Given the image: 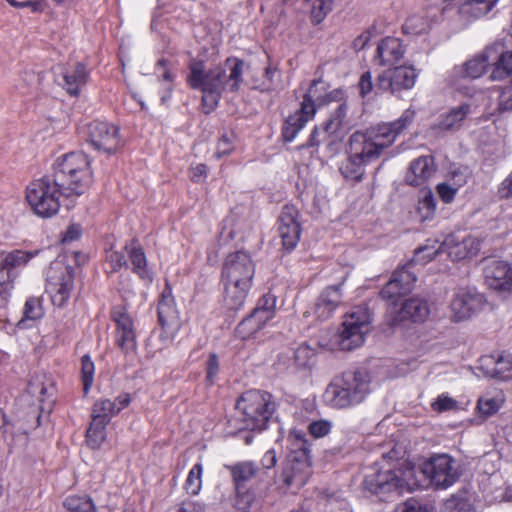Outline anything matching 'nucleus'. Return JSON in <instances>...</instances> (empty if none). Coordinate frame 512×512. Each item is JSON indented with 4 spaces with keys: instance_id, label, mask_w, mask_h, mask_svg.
Wrapping results in <instances>:
<instances>
[{
    "instance_id": "obj_1",
    "label": "nucleus",
    "mask_w": 512,
    "mask_h": 512,
    "mask_svg": "<svg viewBox=\"0 0 512 512\" xmlns=\"http://www.w3.org/2000/svg\"><path fill=\"white\" fill-rule=\"evenodd\" d=\"M244 61L235 57L208 68L206 62L191 59L186 77L188 86L202 92V106L210 113L218 106L224 92H238L243 82Z\"/></svg>"
},
{
    "instance_id": "obj_2",
    "label": "nucleus",
    "mask_w": 512,
    "mask_h": 512,
    "mask_svg": "<svg viewBox=\"0 0 512 512\" xmlns=\"http://www.w3.org/2000/svg\"><path fill=\"white\" fill-rule=\"evenodd\" d=\"M415 110L406 109L395 121L379 124L366 131L354 132L348 140L347 150L355 157L369 164L377 160L396 138L412 124Z\"/></svg>"
},
{
    "instance_id": "obj_3",
    "label": "nucleus",
    "mask_w": 512,
    "mask_h": 512,
    "mask_svg": "<svg viewBox=\"0 0 512 512\" xmlns=\"http://www.w3.org/2000/svg\"><path fill=\"white\" fill-rule=\"evenodd\" d=\"M256 265L246 251H235L228 254L223 262L221 284L223 286V302L230 310L243 307L253 286Z\"/></svg>"
},
{
    "instance_id": "obj_4",
    "label": "nucleus",
    "mask_w": 512,
    "mask_h": 512,
    "mask_svg": "<svg viewBox=\"0 0 512 512\" xmlns=\"http://www.w3.org/2000/svg\"><path fill=\"white\" fill-rule=\"evenodd\" d=\"M343 97L342 89H330V84L322 78L313 80L303 96L300 108L285 120L282 128L284 140L292 142L307 122L315 117L319 107L339 102Z\"/></svg>"
},
{
    "instance_id": "obj_5",
    "label": "nucleus",
    "mask_w": 512,
    "mask_h": 512,
    "mask_svg": "<svg viewBox=\"0 0 512 512\" xmlns=\"http://www.w3.org/2000/svg\"><path fill=\"white\" fill-rule=\"evenodd\" d=\"M50 175L72 200L86 193L93 183L90 161L82 152H71L58 158Z\"/></svg>"
},
{
    "instance_id": "obj_6",
    "label": "nucleus",
    "mask_w": 512,
    "mask_h": 512,
    "mask_svg": "<svg viewBox=\"0 0 512 512\" xmlns=\"http://www.w3.org/2000/svg\"><path fill=\"white\" fill-rule=\"evenodd\" d=\"M370 375L364 370L349 371L336 377L325 389V402L337 409L362 403L370 393Z\"/></svg>"
},
{
    "instance_id": "obj_7",
    "label": "nucleus",
    "mask_w": 512,
    "mask_h": 512,
    "mask_svg": "<svg viewBox=\"0 0 512 512\" xmlns=\"http://www.w3.org/2000/svg\"><path fill=\"white\" fill-rule=\"evenodd\" d=\"M62 199L66 197L62 187L50 174L35 179L26 188V200L31 210L39 217L51 218L59 212Z\"/></svg>"
},
{
    "instance_id": "obj_8",
    "label": "nucleus",
    "mask_w": 512,
    "mask_h": 512,
    "mask_svg": "<svg viewBox=\"0 0 512 512\" xmlns=\"http://www.w3.org/2000/svg\"><path fill=\"white\" fill-rule=\"evenodd\" d=\"M417 77L418 73L413 66H394L381 73L375 85L373 84L371 73L369 71L364 72L360 77L358 87L363 98L372 91H375L376 94L387 91L396 94L403 90L412 89Z\"/></svg>"
},
{
    "instance_id": "obj_9",
    "label": "nucleus",
    "mask_w": 512,
    "mask_h": 512,
    "mask_svg": "<svg viewBox=\"0 0 512 512\" xmlns=\"http://www.w3.org/2000/svg\"><path fill=\"white\" fill-rule=\"evenodd\" d=\"M236 408L242 413L246 429L262 431L275 412L276 404L270 393L248 390L237 400Z\"/></svg>"
},
{
    "instance_id": "obj_10",
    "label": "nucleus",
    "mask_w": 512,
    "mask_h": 512,
    "mask_svg": "<svg viewBox=\"0 0 512 512\" xmlns=\"http://www.w3.org/2000/svg\"><path fill=\"white\" fill-rule=\"evenodd\" d=\"M290 451L284 462L282 479L287 487L301 488L311 475L310 449L304 435L292 436Z\"/></svg>"
},
{
    "instance_id": "obj_11",
    "label": "nucleus",
    "mask_w": 512,
    "mask_h": 512,
    "mask_svg": "<svg viewBox=\"0 0 512 512\" xmlns=\"http://www.w3.org/2000/svg\"><path fill=\"white\" fill-rule=\"evenodd\" d=\"M370 331V316L366 309L357 308L345 315L334 344L343 351H350L364 343L365 335Z\"/></svg>"
},
{
    "instance_id": "obj_12",
    "label": "nucleus",
    "mask_w": 512,
    "mask_h": 512,
    "mask_svg": "<svg viewBox=\"0 0 512 512\" xmlns=\"http://www.w3.org/2000/svg\"><path fill=\"white\" fill-rule=\"evenodd\" d=\"M400 474H402L400 470L373 467L370 473L366 474L363 487L377 495L381 501H388L399 496L409 487L406 479L402 478Z\"/></svg>"
},
{
    "instance_id": "obj_13",
    "label": "nucleus",
    "mask_w": 512,
    "mask_h": 512,
    "mask_svg": "<svg viewBox=\"0 0 512 512\" xmlns=\"http://www.w3.org/2000/svg\"><path fill=\"white\" fill-rule=\"evenodd\" d=\"M230 473L235 490V508L249 509L255 500L250 482L258 475L259 467L252 461H240L224 466Z\"/></svg>"
},
{
    "instance_id": "obj_14",
    "label": "nucleus",
    "mask_w": 512,
    "mask_h": 512,
    "mask_svg": "<svg viewBox=\"0 0 512 512\" xmlns=\"http://www.w3.org/2000/svg\"><path fill=\"white\" fill-rule=\"evenodd\" d=\"M74 286L72 269L61 263L50 266L47 272L46 292L52 303L57 307H63L68 301Z\"/></svg>"
},
{
    "instance_id": "obj_15",
    "label": "nucleus",
    "mask_w": 512,
    "mask_h": 512,
    "mask_svg": "<svg viewBox=\"0 0 512 512\" xmlns=\"http://www.w3.org/2000/svg\"><path fill=\"white\" fill-rule=\"evenodd\" d=\"M423 473L436 488H448L459 478L460 473L456 462L447 454L431 457L423 465Z\"/></svg>"
},
{
    "instance_id": "obj_16",
    "label": "nucleus",
    "mask_w": 512,
    "mask_h": 512,
    "mask_svg": "<svg viewBox=\"0 0 512 512\" xmlns=\"http://www.w3.org/2000/svg\"><path fill=\"white\" fill-rule=\"evenodd\" d=\"M90 145L104 153H115L120 147L118 128L108 122L94 120L84 127Z\"/></svg>"
},
{
    "instance_id": "obj_17",
    "label": "nucleus",
    "mask_w": 512,
    "mask_h": 512,
    "mask_svg": "<svg viewBox=\"0 0 512 512\" xmlns=\"http://www.w3.org/2000/svg\"><path fill=\"white\" fill-rule=\"evenodd\" d=\"M158 319L162 326L160 339L163 341L164 345H169L172 343L181 327L179 312L175 306L170 289H166L162 292L161 299L158 303Z\"/></svg>"
},
{
    "instance_id": "obj_18",
    "label": "nucleus",
    "mask_w": 512,
    "mask_h": 512,
    "mask_svg": "<svg viewBox=\"0 0 512 512\" xmlns=\"http://www.w3.org/2000/svg\"><path fill=\"white\" fill-rule=\"evenodd\" d=\"M485 303L484 297L467 288L457 290L450 303L452 321L460 322L471 318L479 312Z\"/></svg>"
},
{
    "instance_id": "obj_19",
    "label": "nucleus",
    "mask_w": 512,
    "mask_h": 512,
    "mask_svg": "<svg viewBox=\"0 0 512 512\" xmlns=\"http://www.w3.org/2000/svg\"><path fill=\"white\" fill-rule=\"evenodd\" d=\"M111 317L116 326L115 343L125 354L137 349L134 320L124 307H115Z\"/></svg>"
},
{
    "instance_id": "obj_20",
    "label": "nucleus",
    "mask_w": 512,
    "mask_h": 512,
    "mask_svg": "<svg viewBox=\"0 0 512 512\" xmlns=\"http://www.w3.org/2000/svg\"><path fill=\"white\" fill-rule=\"evenodd\" d=\"M387 314L392 325L408 319L413 322H423L428 318L430 309L425 299L411 297L401 303L390 305L387 308Z\"/></svg>"
},
{
    "instance_id": "obj_21",
    "label": "nucleus",
    "mask_w": 512,
    "mask_h": 512,
    "mask_svg": "<svg viewBox=\"0 0 512 512\" xmlns=\"http://www.w3.org/2000/svg\"><path fill=\"white\" fill-rule=\"evenodd\" d=\"M278 234L282 246L287 251H292L298 244L301 235L299 211L293 205H285L278 219Z\"/></svg>"
},
{
    "instance_id": "obj_22",
    "label": "nucleus",
    "mask_w": 512,
    "mask_h": 512,
    "mask_svg": "<svg viewBox=\"0 0 512 512\" xmlns=\"http://www.w3.org/2000/svg\"><path fill=\"white\" fill-rule=\"evenodd\" d=\"M484 277L487 285L498 291H512V266L502 260H488L484 266Z\"/></svg>"
},
{
    "instance_id": "obj_23",
    "label": "nucleus",
    "mask_w": 512,
    "mask_h": 512,
    "mask_svg": "<svg viewBox=\"0 0 512 512\" xmlns=\"http://www.w3.org/2000/svg\"><path fill=\"white\" fill-rule=\"evenodd\" d=\"M498 48L499 46L488 47L482 53L466 61L463 65L454 67L452 76L461 77L463 79L479 78L491 64V59L495 58L493 54H497Z\"/></svg>"
},
{
    "instance_id": "obj_24",
    "label": "nucleus",
    "mask_w": 512,
    "mask_h": 512,
    "mask_svg": "<svg viewBox=\"0 0 512 512\" xmlns=\"http://www.w3.org/2000/svg\"><path fill=\"white\" fill-rule=\"evenodd\" d=\"M440 249L453 261H461L473 257L479 251V242L471 236L459 239L455 235H449L440 245Z\"/></svg>"
},
{
    "instance_id": "obj_25",
    "label": "nucleus",
    "mask_w": 512,
    "mask_h": 512,
    "mask_svg": "<svg viewBox=\"0 0 512 512\" xmlns=\"http://www.w3.org/2000/svg\"><path fill=\"white\" fill-rule=\"evenodd\" d=\"M341 287L342 284L328 286L318 296L313 307V314L318 320L329 319L340 305L342 301Z\"/></svg>"
},
{
    "instance_id": "obj_26",
    "label": "nucleus",
    "mask_w": 512,
    "mask_h": 512,
    "mask_svg": "<svg viewBox=\"0 0 512 512\" xmlns=\"http://www.w3.org/2000/svg\"><path fill=\"white\" fill-rule=\"evenodd\" d=\"M436 168L432 156H420L411 162L405 181L411 186L424 185L434 174Z\"/></svg>"
},
{
    "instance_id": "obj_27",
    "label": "nucleus",
    "mask_w": 512,
    "mask_h": 512,
    "mask_svg": "<svg viewBox=\"0 0 512 512\" xmlns=\"http://www.w3.org/2000/svg\"><path fill=\"white\" fill-rule=\"evenodd\" d=\"M39 250L22 251L13 250L7 253L0 261V275H5L6 279L12 282L17 277V269L24 267L30 259L35 257Z\"/></svg>"
},
{
    "instance_id": "obj_28",
    "label": "nucleus",
    "mask_w": 512,
    "mask_h": 512,
    "mask_svg": "<svg viewBox=\"0 0 512 512\" xmlns=\"http://www.w3.org/2000/svg\"><path fill=\"white\" fill-rule=\"evenodd\" d=\"M469 113V104L463 103L453 107L439 116L437 122L432 125V129L439 132L456 131L463 125Z\"/></svg>"
},
{
    "instance_id": "obj_29",
    "label": "nucleus",
    "mask_w": 512,
    "mask_h": 512,
    "mask_svg": "<svg viewBox=\"0 0 512 512\" xmlns=\"http://www.w3.org/2000/svg\"><path fill=\"white\" fill-rule=\"evenodd\" d=\"M132 264V271L143 281L150 283L153 281V272L149 269L146 255L142 247L135 241L126 244L124 247Z\"/></svg>"
},
{
    "instance_id": "obj_30",
    "label": "nucleus",
    "mask_w": 512,
    "mask_h": 512,
    "mask_svg": "<svg viewBox=\"0 0 512 512\" xmlns=\"http://www.w3.org/2000/svg\"><path fill=\"white\" fill-rule=\"evenodd\" d=\"M405 53L404 47L398 38L386 37L377 47V56L383 66H395Z\"/></svg>"
},
{
    "instance_id": "obj_31",
    "label": "nucleus",
    "mask_w": 512,
    "mask_h": 512,
    "mask_svg": "<svg viewBox=\"0 0 512 512\" xmlns=\"http://www.w3.org/2000/svg\"><path fill=\"white\" fill-rule=\"evenodd\" d=\"M61 76L64 89L70 95L77 96L80 89L87 83L89 74L84 64L77 63L72 67L63 68Z\"/></svg>"
},
{
    "instance_id": "obj_32",
    "label": "nucleus",
    "mask_w": 512,
    "mask_h": 512,
    "mask_svg": "<svg viewBox=\"0 0 512 512\" xmlns=\"http://www.w3.org/2000/svg\"><path fill=\"white\" fill-rule=\"evenodd\" d=\"M341 138L342 135L326 133V127L322 124L320 127L316 126L313 129L307 141V146L318 147L320 144H325V149L333 155L336 153Z\"/></svg>"
},
{
    "instance_id": "obj_33",
    "label": "nucleus",
    "mask_w": 512,
    "mask_h": 512,
    "mask_svg": "<svg viewBox=\"0 0 512 512\" xmlns=\"http://www.w3.org/2000/svg\"><path fill=\"white\" fill-rule=\"evenodd\" d=\"M494 46H499V48L497 54H493L495 58L491 59L494 69L490 77L492 80H497L512 74V51H503L501 44Z\"/></svg>"
},
{
    "instance_id": "obj_34",
    "label": "nucleus",
    "mask_w": 512,
    "mask_h": 512,
    "mask_svg": "<svg viewBox=\"0 0 512 512\" xmlns=\"http://www.w3.org/2000/svg\"><path fill=\"white\" fill-rule=\"evenodd\" d=\"M498 0H462L459 13L467 18H479L486 15Z\"/></svg>"
},
{
    "instance_id": "obj_35",
    "label": "nucleus",
    "mask_w": 512,
    "mask_h": 512,
    "mask_svg": "<svg viewBox=\"0 0 512 512\" xmlns=\"http://www.w3.org/2000/svg\"><path fill=\"white\" fill-rule=\"evenodd\" d=\"M347 157L341 163L340 172L344 178L359 182L365 174V168L368 165L363 160L355 158L348 150Z\"/></svg>"
},
{
    "instance_id": "obj_36",
    "label": "nucleus",
    "mask_w": 512,
    "mask_h": 512,
    "mask_svg": "<svg viewBox=\"0 0 512 512\" xmlns=\"http://www.w3.org/2000/svg\"><path fill=\"white\" fill-rule=\"evenodd\" d=\"M486 365L493 364V368L488 370L490 377L507 380L511 377L512 372V354H502L497 359L488 357L485 359Z\"/></svg>"
},
{
    "instance_id": "obj_37",
    "label": "nucleus",
    "mask_w": 512,
    "mask_h": 512,
    "mask_svg": "<svg viewBox=\"0 0 512 512\" xmlns=\"http://www.w3.org/2000/svg\"><path fill=\"white\" fill-rule=\"evenodd\" d=\"M416 211L421 221L430 220L434 217L436 213V200L430 189L420 191Z\"/></svg>"
},
{
    "instance_id": "obj_38",
    "label": "nucleus",
    "mask_w": 512,
    "mask_h": 512,
    "mask_svg": "<svg viewBox=\"0 0 512 512\" xmlns=\"http://www.w3.org/2000/svg\"><path fill=\"white\" fill-rule=\"evenodd\" d=\"M92 420L90 427L86 432V442L92 449H98L106 439V427L101 419Z\"/></svg>"
},
{
    "instance_id": "obj_39",
    "label": "nucleus",
    "mask_w": 512,
    "mask_h": 512,
    "mask_svg": "<svg viewBox=\"0 0 512 512\" xmlns=\"http://www.w3.org/2000/svg\"><path fill=\"white\" fill-rule=\"evenodd\" d=\"M430 21L422 15H412L403 24V32L407 35H420L430 29Z\"/></svg>"
},
{
    "instance_id": "obj_40",
    "label": "nucleus",
    "mask_w": 512,
    "mask_h": 512,
    "mask_svg": "<svg viewBox=\"0 0 512 512\" xmlns=\"http://www.w3.org/2000/svg\"><path fill=\"white\" fill-rule=\"evenodd\" d=\"M63 505L69 512H95V505L88 496H69Z\"/></svg>"
},
{
    "instance_id": "obj_41",
    "label": "nucleus",
    "mask_w": 512,
    "mask_h": 512,
    "mask_svg": "<svg viewBox=\"0 0 512 512\" xmlns=\"http://www.w3.org/2000/svg\"><path fill=\"white\" fill-rule=\"evenodd\" d=\"M504 402L503 395L501 393H497L494 396H484L478 400L477 408L479 412L488 417L494 413H496Z\"/></svg>"
},
{
    "instance_id": "obj_42",
    "label": "nucleus",
    "mask_w": 512,
    "mask_h": 512,
    "mask_svg": "<svg viewBox=\"0 0 512 512\" xmlns=\"http://www.w3.org/2000/svg\"><path fill=\"white\" fill-rule=\"evenodd\" d=\"M414 265L415 264L410 261L407 265L395 271L392 275V278L396 280L398 284L400 283L402 290L406 292L411 290L417 279L415 272L412 270Z\"/></svg>"
},
{
    "instance_id": "obj_43",
    "label": "nucleus",
    "mask_w": 512,
    "mask_h": 512,
    "mask_svg": "<svg viewBox=\"0 0 512 512\" xmlns=\"http://www.w3.org/2000/svg\"><path fill=\"white\" fill-rule=\"evenodd\" d=\"M112 405V400L110 399H99L93 405L92 409V420L101 419V421L105 424H109L112 416H114V411Z\"/></svg>"
},
{
    "instance_id": "obj_44",
    "label": "nucleus",
    "mask_w": 512,
    "mask_h": 512,
    "mask_svg": "<svg viewBox=\"0 0 512 512\" xmlns=\"http://www.w3.org/2000/svg\"><path fill=\"white\" fill-rule=\"evenodd\" d=\"M202 464L196 463L188 473L185 489L191 495H197L202 487Z\"/></svg>"
},
{
    "instance_id": "obj_45",
    "label": "nucleus",
    "mask_w": 512,
    "mask_h": 512,
    "mask_svg": "<svg viewBox=\"0 0 512 512\" xmlns=\"http://www.w3.org/2000/svg\"><path fill=\"white\" fill-rule=\"evenodd\" d=\"M405 293L407 292L402 290L400 283L398 284V282L391 277L390 281L381 290L380 295L388 302V308L390 305H393V303H401L400 296Z\"/></svg>"
},
{
    "instance_id": "obj_46",
    "label": "nucleus",
    "mask_w": 512,
    "mask_h": 512,
    "mask_svg": "<svg viewBox=\"0 0 512 512\" xmlns=\"http://www.w3.org/2000/svg\"><path fill=\"white\" fill-rule=\"evenodd\" d=\"M315 352L307 345H300L294 352V363L299 369H306L312 366Z\"/></svg>"
},
{
    "instance_id": "obj_47",
    "label": "nucleus",
    "mask_w": 512,
    "mask_h": 512,
    "mask_svg": "<svg viewBox=\"0 0 512 512\" xmlns=\"http://www.w3.org/2000/svg\"><path fill=\"white\" fill-rule=\"evenodd\" d=\"M95 366L89 355L81 358V378L83 382V390L88 393L94 381Z\"/></svg>"
},
{
    "instance_id": "obj_48",
    "label": "nucleus",
    "mask_w": 512,
    "mask_h": 512,
    "mask_svg": "<svg viewBox=\"0 0 512 512\" xmlns=\"http://www.w3.org/2000/svg\"><path fill=\"white\" fill-rule=\"evenodd\" d=\"M334 0H311V17L313 22L320 23L332 10Z\"/></svg>"
},
{
    "instance_id": "obj_49",
    "label": "nucleus",
    "mask_w": 512,
    "mask_h": 512,
    "mask_svg": "<svg viewBox=\"0 0 512 512\" xmlns=\"http://www.w3.org/2000/svg\"><path fill=\"white\" fill-rule=\"evenodd\" d=\"M262 328L263 327L252 317V315H249L238 324L236 333L240 338L247 339Z\"/></svg>"
},
{
    "instance_id": "obj_50",
    "label": "nucleus",
    "mask_w": 512,
    "mask_h": 512,
    "mask_svg": "<svg viewBox=\"0 0 512 512\" xmlns=\"http://www.w3.org/2000/svg\"><path fill=\"white\" fill-rule=\"evenodd\" d=\"M438 253H443V250L435 248L434 246H424L415 250L414 256L411 259L415 265H425L433 260Z\"/></svg>"
},
{
    "instance_id": "obj_51",
    "label": "nucleus",
    "mask_w": 512,
    "mask_h": 512,
    "mask_svg": "<svg viewBox=\"0 0 512 512\" xmlns=\"http://www.w3.org/2000/svg\"><path fill=\"white\" fill-rule=\"evenodd\" d=\"M106 260L113 272L128 268L127 253L124 249L119 251L111 248L106 253Z\"/></svg>"
},
{
    "instance_id": "obj_52",
    "label": "nucleus",
    "mask_w": 512,
    "mask_h": 512,
    "mask_svg": "<svg viewBox=\"0 0 512 512\" xmlns=\"http://www.w3.org/2000/svg\"><path fill=\"white\" fill-rule=\"evenodd\" d=\"M220 372V361L215 353H211L206 361V381L213 385Z\"/></svg>"
},
{
    "instance_id": "obj_53",
    "label": "nucleus",
    "mask_w": 512,
    "mask_h": 512,
    "mask_svg": "<svg viewBox=\"0 0 512 512\" xmlns=\"http://www.w3.org/2000/svg\"><path fill=\"white\" fill-rule=\"evenodd\" d=\"M42 307L38 298H29L24 306V315L27 319L35 320L42 316Z\"/></svg>"
},
{
    "instance_id": "obj_54",
    "label": "nucleus",
    "mask_w": 512,
    "mask_h": 512,
    "mask_svg": "<svg viewBox=\"0 0 512 512\" xmlns=\"http://www.w3.org/2000/svg\"><path fill=\"white\" fill-rule=\"evenodd\" d=\"M233 141H234L233 134H227V133L223 134L217 143V149H216L215 155L218 158L228 155L234 149Z\"/></svg>"
},
{
    "instance_id": "obj_55",
    "label": "nucleus",
    "mask_w": 512,
    "mask_h": 512,
    "mask_svg": "<svg viewBox=\"0 0 512 512\" xmlns=\"http://www.w3.org/2000/svg\"><path fill=\"white\" fill-rule=\"evenodd\" d=\"M12 7L15 8H30L32 12H43L46 8L44 4V0H26V1H16V0H6Z\"/></svg>"
},
{
    "instance_id": "obj_56",
    "label": "nucleus",
    "mask_w": 512,
    "mask_h": 512,
    "mask_svg": "<svg viewBox=\"0 0 512 512\" xmlns=\"http://www.w3.org/2000/svg\"><path fill=\"white\" fill-rule=\"evenodd\" d=\"M52 386L50 388L46 387L42 382L35 379L30 381L28 385V392L36 397L40 402H43L45 396L49 394V390H52Z\"/></svg>"
},
{
    "instance_id": "obj_57",
    "label": "nucleus",
    "mask_w": 512,
    "mask_h": 512,
    "mask_svg": "<svg viewBox=\"0 0 512 512\" xmlns=\"http://www.w3.org/2000/svg\"><path fill=\"white\" fill-rule=\"evenodd\" d=\"M331 430V423L327 420L314 421L309 425V432L315 438L326 436Z\"/></svg>"
},
{
    "instance_id": "obj_58",
    "label": "nucleus",
    "mask_w": 512,
    "mask_h": 512,
    "mask_svg": "<svg viewBox=\"0 0 512 512\" xmlns=\"http://www.w3.org/2000/svg\"><path fill=\"white\" fill-rule=\"evenodd\" d=\"M276 302H277L276 296L274 294H272L271 292H268L259 298L256 307H258L259 309H262V310L265 309L266 312H269L275 316Z\"/></svg>"
},
{
    "instance_id": "obj_59",
    "label": "nucleus",
    "mask_w": 512,
    "mask_h": 512,
    "mask_svg": "<svg viewBox=\"0 0 512 512\" xmlns=\"http://www.w3.org/2000/svg\"><path fill=\"white\" fill-rule=\"evenodd\" d=\"M264 85L267 90L275 89L278 85L280 73L277 68L268 66L264 73Z\"/></svg>"
},
{
    "instance_id": "obj_60",
    "label": "nucleus",
    "mask_w": 512,
    "mask_h": 512,
    "mask_svg": "<svg viewBox=\"0 0 512 512\" xmlns=\"http://www.w3.org/2000/svg\"><path fill=\"white\" fill-rule=\"evenodd\" d=\"M499 109L501 111L512 110V82L499 94Z\"/></svg>"
},
{
    "instance_id": "obj_61",
    "label": "nucleus",
    "mask_w": 512,
    "mask_h": 512,
    "mask_svg": "<svg viewBox=\"0 0 512 512\" xmlns=\"http://www.w3.org/2000/svg\"><path fill=\"white\" fill-rule=\"evenodd\" d=\"M497 195L500 199L512 198V171L499 184L497 188Z\"/></svg>"
},
{
    "instance_id": "obj_62",
    "label": "nucleus",
    "mask_w": 512,
    "mask_h": 512,
    "mask_svg": "<svg viewBox=\"0 0 512 512\" xmlns=\"http://www.w3.org/2000/svg\"><path fill=\"white\" fill-rule=\"evenodd\" d=\"M12 288V281L6 279L5 275H0V308L6 306L9 298V292Z\"/></svg>"
},
{
    "instance_id": "obj_63",
    "label": "nucleus",
    "mask_w": 512,
    "mask_h": 512,
    "mask_svg": "<svg viewBox=\"0 0 512 512\" xmlns=\"http://www.w3.org/2000/svg\"><path fill=\"white\" fill-rule=\"evenodd\" d=\"M456 192L457 188H452L446 183L437 185V193L445 203H450L454 199Z\"/></svg>"
},
{
    "instance_id": "obj_64",
    "label": "nucleus",
    "mask_w": 512,
    "mask_h": 512,
    "mask_svg": "<svg viewBox=\"0 0 512 512\" xmlns=\"http://www.w3.org/2000/svg\"><path fill=\"white\" fill-rule=\"evenodd\" d=\"M177 512H205V505L197 501H184L179 505Z\"/></svg>"
}]
</instances>
